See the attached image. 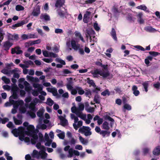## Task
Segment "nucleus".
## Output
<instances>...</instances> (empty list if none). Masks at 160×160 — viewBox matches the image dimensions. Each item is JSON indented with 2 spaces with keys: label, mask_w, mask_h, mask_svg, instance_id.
Instances as JSON below:
<instances>
[{
  "label": "nucleus",
  "mask_w": 160,
  "mask_h": 160,
  "mask_svg": "<svg viewBox=\"0 0 160 160\" xmlns=\"http://www.w3.org/2000/svg\"><path fill=\"white\" fill-rule=\"evenodd\" d=\"M91 73L94 77H97V75L99 74L102 76L103 79H105L110 75V73L109 71L105 72L98 69H96Z\"/></svg>",
  "instance_id": "1"
},
{
  "label": "nucleus",
  "mask_w": 160,
  "mask_h": 160,
  "mask_svg": "<svg viewBox=\"0 0 160 160\" xmlns=\"http://www.w3.org/2000/svg\"><path fill=\"white\" fill-rule=\"evenodd\" d=\"M95 130L97 132L99 133L103 138L109 136L111 133L109 131L101 130L100 128L98 126L96 127Z\"/></svg>",
  "instance_id": "2"
},
{
  "label": "nucleus",
  "mask_w": 160,
  "mask_h": 160,
  "mask_svg": "<svg viewBox=\"0 0 160 160\" xmlns=\"http://www.w3.org/2000/svg\"><path fill=\"white\" fill-rule=\"evenodd\" d=\"M40 8L39 5H37L33 8L32 15L34 17H38L40 13Z\"/></svg>",
  "instance_id": "3"
},
{
  "label": "nucleus",
  "mask_w": 160,
  "mask_h": 160,
  "mask_svg": "<svg viewBox=\"0 0 160 160\" xmlns=\"http://www.w3.org/2000/svg\"><path fill=\"white\" fill-rule=\"evenodd\" d=\"M28 22V20L26 19L17 23L16 24L13 25L11 28L13 29H15L27 23Z\"/></svg>",
  "instance_id": "4"
},
{
  "label": "nucleus",
  "mask_w": 160,
  "mask_h": 160,
  "mask_svg": "<svg viewBox=\"0 0 160 160\" xmlns=\"http://www.w3.org/2000/svg\"><path fill=\"white\" fill-rule=\"evenodd\" d=\"M71 43L72 48L75 50L77 51L81 48L80 47L79 44H77L76 41L72 39L71 41Z\"/></svg>",
  "instance_id": "5"
},
{
  "label": "nucleus",
  "mask_w": 160,
  "mask_h": 160,
  "mask_svg": "<svg viewBox=\"0 0 160 160\" xmlns=\"http://www.w3.org/2000/svg\"><path fill=\"white\" fill-rule=\"evenodd\" d=\"M27 131H25V133L27 135L31 134L34 132L35 128L33 125H30L27 128Z\"/></svg>",
  "instance_id": "6"
},
{
  "label": "nucleus",
  "mask_w": 160,
  "mask_h": 160,
  "mask_svg": "<svg viewBox=\"0 0 160 160\" xmlns=\"http://www.w3.org/2000/svg\"><path fill=\"white\" fill-rule=\"evenodd\" d=\"M24 62L25 65L22 64H20L19 65V66L22 68H28L29 65H33L34 64L33 62L31 60L26 61Z\"/></svg>",
  "instance_id": "7"
},
{
  "label": "nucleus",
  "mask_w": 160,
  "mask_h": 160,
  "mask_svg": "<svg viewBox=\"0 0 160 160\" xmlns=\"http://www.w3.org/2000/svg\"><path fill=\"white\" fill-rule=\"evenodd\" d=\"M8 40H10L18 41L19 39V36L18 34H14L12 35L11 34L9 33L8 35Z\"/></svg>",
  "instance_id": "8"
},
{
  "label": "nucleus",
  "mask_w": 160,
  "mask_h": 160,
  "mask_svg": "<svg viewBox=\"0 0 160 160\" xmlns=\"http://www.w3.org/2000/svg\"><path fill=\"white\" fill-rule=\"evenodd\" d=\"M65 2V0H57L55 7L56 8H60L64 5Z\"/></svg>",
  "instance_id": "9"
},
{
  "label": "nucleus",
  "mask_w": 160,
  "mask_h": 160,
  "mask_svg": "<svg viewBox=\"0 0 160 160\" xmlns=\"http://www.w3.org/2000/svg\"><path fill=\"white\" fill-rule=\"evenodd\" d=\"M91 12L89 11H86L84 14L83 18V21L84 23H87L88 22V20L90 18V16Z\"/></svg>",
  "instance_id": "10"
},
{
  "label": "nucleus",
  "mask_w": 160,
  "mask_h": 160,
  "mask_svg": "<svg viewBox=\"0 0 160 160\" xmlns=\"http://www.w3.org/2000/svg\"><path fill=\"white\" fill-rule=\"evenodd\" d=\"M12 44V43L8 41L4 42L3 46V47L4 48V50L6 51H8Z\"/></svg>",
  "instance_id": "11"
},
{
  "label": "nucleus",
  "mask_w": 160,
  "mask_h": 160,
  "mask_svg": "<svg viewBox=\"0 0 160 160\" xmlns=\"http://www.w3.org/2000/svg\"><path fill=\"white\" fill-rule=\"evenodd\" d=\"M138 89V87L136 85L133 86L132 88L133 93L135 96H137L140 94V92Z\"/></svg>",
  "instance_id": "12"
},
{
  "label": "nucleus",
  "mask_w": 160,
  "mask_h": 160,
  "mask_svg": "<svg viewBox=\"0 0 160 160\" xmlns=\"http://www.w3.org/2000/svg\"><path fill=\"white\" fill-rule=\"evenodd\" d=\"M40 155V152H38L37 150H34L33 151L32 156L33 158H36L37 159H39Z\"/></svg>",
  "instance_id": "13"
},
{
  "label": "nucleus",
  "mask_w": 160,
  "mask_h": 160,
  "mask_svg": "<svg viewBox=\"0 0 160 160\" xmlns=\"http://www.w3.org/2000/svg\"><path fill=\"white\" fill-rule=\"evenodd\" d=\"M110 34L113 39L116 41H117L118 39L116 36V33L115 29L112 28L110 32Z\"/></svg>",
  "instance_id": "14"
},
{
  "label": "nucleus",
  "mask_w": 160,
  "mask_h": 160,
  "mask_svg": "<svg viewBox=\"0 0 160 160\" xmlns=\"http://www.w3.org/2000/svg\"><path fill=\"white\" fill-rule=\"evenodd\" d=\"M152 153L153 155L158 156L160 155V146H158L153 150Z\"/></svg>",
  "instance_id": "15"
},
{
  "label": "nucleus",
  "mask_w": 160,
  "mask_h": 160,
  "mask_svg": "<svg viewBox=\"0 0 160 160\" xmlns=\"http://www.w3.org/2000/svg\"><path fill=\"white\" fill-rule=\"evenodd\" d=\"M57 11L58 14L60 18H64L65 17L66 18V12H64V11L62 10L61 9H58L57 10Z\"/></svg>",
  "instance_id": "16"
},
{
  "label": "nucleus",
  "mask_w": 160,
  "mask_h": 160,
  "mask_svg": "<svg viewBox=\"0 0 160 160\" xmlns=\"http://www.w3.org/2000/svg\"><path fill=\"white\" fill-rule=\"evenodd\" d=\"M102 128L105 130V131H109L110 129V127L107 121H105L102 123Z\"/></svg>",
  "instance_id": "17"
},
{
  "label": "nucleus",
  "mask_w": 160,
  "mask_h": 160,
  "mask_svg": "<svg viewBox=\"0 0 160 160\" xmlns=\"http://www.w3.org/2000/svg\"><path fill=\"white\" fill-rule=\"evenodd\" d=\"M144 30L145 31L150 32H154L156 31V30L155 28L149 26L145 27L144 28Z\"/></svg>",
  "instance_id": "18"
},
{
  "label": "nucleus",
  "mask_w": 160,
  "mask_h": 160,
  "mask_svg": "<svg viewBox=\"0 0 160 160\" xmlns=\"http://www.w3.org/2000/svg\"><path fill=\"white\" fill-rule=\"evenodd\" d=\"M153 58L152 57L150 56H148L145 59L144 62L146 64L147 66H150L149 65L150 61H151L152 60Z\"/></svg>",
  "instance_id": "19"
},
{
  "label": "nucleus",
  "mask_w": 160,
  "mask_h": 160,
  "mask_svg": "<svg viewBox=\"0 0 160 160\" xmlns=\"http://www.w3.org/2000/svg\"><path fill=\"white\" fill-rule=\"evenodd\" d=\"M89 128H90L89 127L83 126L79 129L78 131L81 133L83 134L85 132L88 130H89Z\"/></svg>",
  "instance_id": "20"
},
{
  "label": "nucleus",
  "mask_w": 160,
  "mask_h": 160,
  "mask_svg": "<svg viewBox=\"0 0 160 160\" xmlns=\"http://www.w3.org/2000/svg\"><path fill=\"white\" fill-rule=\"evenodd\" d=\"M40 18L41 19H44L45 21H48L50 20V17L47 13L44 14H42L40 16Z\"/></svg>",
  "instance_id": "21"
},
{
  "label": "nucleus",
  "mask_w": 160,
  "mask_h": 160,
  "mask_svg": "<svg viewBox=\"0 0 160 160\" xmlns=\"http://www.w3.org/2000/svg\"><path fill=\"white\" fill-rule=\"evenodd\" d=\"M35 106V103H33V102H32L28 106V107L32 111L35 112L36 111V110Z\"/></svg>",
  "instance_id": "22"
},
{
  "label": "nucleus",
  "mask_w": 160,
  "mask_h": 160,
  "mask_svg": "<svg viewBox=\"0 0 160 160\" xmlns=\"http://www.w3.org/2000/svg\"><path fill=\"white\" fill-rule=\"evenodd\" d=\"M75 35L76 37H78L83 42H85V40L84 39V38L82 36L80 32H78L77 31H76L75 33Z\"/></svg>",
  "instance_id": "23"
},
{
  "label": "nucleus",
  "mask_w": 160,
  "mask_h": 160,
  "mask_svg": "<svg viewBox=\"0 0 160 160\" xmlns=\"http://www.w3.org/2000/svg\"><path fill=\"white\" fill-rule=\"evenodd\" d=\"M87 83L94 88L96 87L95 83L93 80L90 79L89 78H87Z\"/></svg>",
  "instance_id": "24"
},
{
  "label": "nucleus",
  "mask_w": 160,
  "mask_h": 160,
  "mask_svg": "<svg viewBox=\"0 0 160 160\" xmlns=\"http://www.w3.org/2000/svg\"><path fill=\"white\" fill-rule=\"evenodd\" d=\"M5 35V33L3 29L0 28V42H2L3 39Z\"/></svg>",
  "instance_id": "25"
},
{
  "label": "nucleus",
  "mask_w": 160,
  "mask_h": 160,
  "mask_svg": "<svg viewBox=\"0 0 160 160\" xmlns=\"http://www.w3.org/2000/svg\"><path fill=\"white\" fill-rule=\"evenodd\" d=\"M75 88L78 91V93L79 94L82 95L84 93V91L83 90H82L81 87L77 86Z\"/></svg>",
  "instance_id": "26"
},
{
  "label": "nucleus",
  "mask_w": 160,
  "mask_h": 160,
  "mask_svg": "<svg viewBox=\"0 0 160 160\" xmlns=\"http://www.w3.org/2000/svg\"><path fill=\"white\" fill-rule=\"evenodd\" d=\"M79 139L80 142L83 144H86L88 142V141L87 140H85L81 136H79Z\"/></svg>",
  "instance_id": "27"
},
{
  "label": "nucleus",
  "mask_w": 160,
  "mask_h": 160,
  "mask_svg": "<svg viewBox=\"0 0 160 160\" xmlns=\"http://www.w3.org/2000/svg\"><path fill=\"white\" fill-rule=\"evenodd\" d=\"M86 31L87 34H88V35L89 36L90 38L91 39V35L94 34L95 32L92 29L89 30L87 29Z\"/></svg>",
  "instance_id": "28"
},
{
  "label": "nucleus",
  "mask_w": 160,
  "mask_h": 160,
  "mask_svg": "<svg viewBox=\"0 0 160 160\" xmlns=\"http://www.w3.org/2000/svg\"><path fill=\"white\" fill-rule=\"evenodd\" d=\"M13 119L15 124L16 125H20L22 123V121L21 120H18L14 116L13 117Z\"/></svg>",
  "instance_id": "29"
},
{
  "label": "nucleus",
  "mask_w": 160,
  "mask_h": 160,
  "mask_svg": "<svg viewBox=\"0 0 160 160\" xmlns=\"http://www.w3.org/2000/svg\"><path fill=\"white\" fill-rule=\"evenodd\" d=\"M99 97L98 94H96L93 100L94 102L97 104H99L100 101L99 100Z\"/></svg>",
  "instance_id": "30"
},
{
  "label": "nucleus",
  "mask_w": 160,
  "mask_h": 160,
  "mask_svg": "<svg viewBox=\"0 0 160 160\" xmlns=\"http://www.w3.org/2000/svg\"><path fill=\"white\" fill-rule=\"evenodd\" d=\"M44 111V110L42 109H40L37 112V116L40 118H42V117L43 115Z\"/></svg>",
  "instance_id": "31"
},
{
  "label": "nucleus",
  "mask_w": 160,
  "mask_h": 160,
  "mask_svg": "<svg viewBox=\"0 0 160 160\" xmlns=\"http://www.w3.org/2000/svg\"><path fill=\"white\" fill-rule=\"evenodd\" d=\"M2 79L6 84H9L10 82V79L7 78L5 76H3L2 78Z\"/></svg>",
  "instance_id": "32"
},
{
  "label": "nucleus",
  "mask_w": 160,
  "mask_h": 160,
  "mask_svg": "<svg viewBox=\"0 0 160 160\" xmlns=\"http://www.w3.org/2000/svg\"><path fill=\"white\" fill-rule=\"evenodd\" d=\"M54 103L53 101L50 98H48L47 99V104L50 106H52Z\"/></svg>",
  "instance_id": "33"
},
{
  "label": "nucleus",
  "mask_w": 160,
  "mask_h": 160,
  "mask_svg": "<svg viewBox=\"0 0 160 160\" xmlns=\"http://www.w3.org/2000/svg\"><path fill=\"white\" fill-rule=\"evenodd\" d=\"M47 154L44 151H42L41 152H40V155L41 158L42 159H45L46 157H47Z\"/></svg>",
  "instance_id": "34"
},
{
  "label": "nucleus",
  "mask_w": 160,
  "mask_h": 160,
  "mask_svg": "<svg viewBox=\"0 0 160 160\" xmlns=\"http://www.w3.org/2000/svg\"><path fill=\"white\" fill-rule=\"evenodd\" d=\"M101 94L103 96H105L107 95L109 96L110 95V93L108 89H106L104 91L102 92L101 93Z\"/></svg>",
  "instance_id": "35"
},
{
  "label": "nucleus",
  "mask_w": 160,
  "mask_h": 160,
  "mask_svg": "<svg viewBox=\"0 0 160 160\" xmlns=\"http://www.w3.org/2000/svg\"><path fill=\"white\" fill-rule=\"evenodd\" d=\"M12 132L16 137H18L19 135V133L18 129L16 128L13 129L12 131Z\"/></svg>",
  "instance_id": "36"
},
{
  "label": "nucleus",
  "mask_w": 160,
  "mask_h": 160,
  "mask_svg": "<svg viewBox=\"0 0 160 160\" xmlns=\"http://www.w3.org/2000/svg\"><path fill=\"white\" fill-rule=\"evenodd\" d=\"M142 85L145 89L146 92L148 91V82H145L142 83Z\"/></svg>",
  "instance_id": "37"
},
{
  "label": "nucleus",
  "mask_w": 160,
  "mask_h": 160,
  "mask_svg": "<svg viewBox=\"0 0 160 160\" xmlns=\"http://www.w3.org/2000/svg\"><path fill=\"white\" fill-rule=\"evenodd\" d=\"M15 9L16 11H20L23 10L24 8L22 5H18L16 6Z\"/></svg>",
  "instance_id": "38"
},
{
  "label": "nucleus",
  "mask_w": 160,
  "mask_h": 160,
  "mask_svg": "<svg viewBox=\"0 0 160 160\" xmlns=\"http://www.w3.org/2000/svg\"><path fill=\"white\" fill-rule=\"evenodd\" d=\"M104 118L106 120H108L111 122H114V120L113 119L111 118L108 115H106L104 117Z\"/></svg>",
  "instance_id": "39"
},
{
  "label": "nucleus",
  "mask_w": 160,
  "mask_h": 160,
  "mask_svg": "<svg viewBox=\"0 0 160 160\" xmlns=\"http://www.w3.org/2000/svg\"><path fill=\"white\" fill-rule=\"evenodd\" d=\"M138 9L146 11L147 9V7L144 5H142L138 6L137 8Z\"/></svg>",
  "instance_id": "40"
},
{
  "label": "nucleus",
  "mask_w": 160,
  "mask_h": 160,
  "mask_svg": "<svg viewBox=\"0 0 160 160\" xmlns=\"http://www.w3.org/2000/svg\"><path fill=\"white\" fill-rule=\"evenodd\" d=\"M149 53L150 55L153 57H156L158 55L160 54V53L154 51H150L149 52Z\"/></svg>",
  "instance_id": "41"
},
{
  "label": "nucleus",
  "mask_w": 160,
  "mask_h": 160,
  "mask_svg": "<svg viewBox=\"0 0 160 160\" xmlns=\"http://www.w3.org/2000/svg\"><path fill=\"white\" fill-rule=\"evenodd\" d=\"M124 109L128 110H130L132 108L131 106L128 104H125L123 106Z\"/></svg>",
  "instance_id": "42"
},
{
  "label": "nucleus",
  "mask_w": 160,
  "mask_h": 160,
  "mask_svg": "<svg viewBox=\"0 0 160 160\" xmlns=\"http://www.w3.org/2000/svg\"><path fill=\"white\" fill-rule=\"evenodd\" d=\"M57 136L59 138L63 139L65 138V133L64 132H62L58 134Z\"/></svg>",
  "instance_id": "43"
},
{
  "label": "nucleus",
  "mask_w": 160,
  "mask_h": 160,
  "mask_svg": "<svg viewBox=\"0 0 160 160\" xmlns=\"http://www.w3.org/2000/svg\"><path fill=\"white\" fill-rule=\"evenodd\" d=\"M16 54H19L22 53V51L20 50V48L19 46L16 47Z\"/></svg>",
  "instance_id": "44"
},
{
  "label": "nucleus",
  "mask_w": 160,
  "mask_h": 160,
  "mask_svg": "<svg viewBox=\"0 0 160 160\" xmlns=\"http://www.w3.org/2000/svg\"><path fill=\"white\" fill-rule=\"evenodd\" d=\"M91 129L90 128L89 130H88L86 131L83 134L86 136H90L92 134V132L90 131Z\"/></svg>",
  "instance_id": "45"
},
{
  "label": "nucleus",
  "mask_w": 160,
  "mask_h": 160,
  "mask_svg": "<svg viewBox=\"0 0 160 160\" xmlns=\"http://www.w3.org/2000/svg\"><path fill=\"white\" fill-rule=\"evenodd\" d=\"M56 60L58 62L60 63L61 64H62V65H65L66 64V63L62 59L57 58L56 59Z\"/></svg>",
  "instance_id": "46"
},
{
  "label": "nucleus",
  "mask_w": 160,
  "mask_h": 160,
  "mask_svg": "<svg viewBox=\"0 0 160 160\" xmlns=\"http://www.w3.org/2000/svg\"><path fill=\"white\" fill-rule=\"evenodd\" d=\"M47 142L45 143V145L46 146L49 147L52 142V140L51 139H49L46 140Z\"/></svg>",
  "instance_id": "47"
},
{
  "label": "nucleus",
  "mask_w": 160,
  "mask_h": 160,
  "mask_svg": "<svg viewBox=\"0 0 160 160\" xmlns=\"http://www.w3.org/2000/svg\"><path fill=\"white\" fill-rule=\"evenodd\" d=\"M135 48L138 49V50L144 51L145 50V49L142 46L139 45H136L134 46Z\"/></svg>",
  "instance_id": "48"
},
{
  "label": "nucleus",
  "mask_w": 160,
  "mask_h": 160,
  "mask_svg": "<svg viewBox=\"0 0 160 160\" xmlns=\"http://www.w3.org/2000/svg\"><path fill=\"white\" fill-rule=\"evenodd\" d=\"M93 27L96 31H99L100 29V28L98 25V23L97 22H95L94 23Z\"/></svg>",
  "instance_id": "49"
},
{
  "label": "nucleus",
  "mask_w": 160,
  "mask_h": 160,
  "mask_svg": "<svg viewBox=\"0 0 160 160\" xmlns=\"http://www.w3.org/2000/svg\"><path fill=\"white\" fill-rule=\"evenodd\" d=\"M13 63L12 62H11L10 63H7L6 64V68L7 69H9L11 68V67L12 66H13Z\"/></svg>",
  "instance_id": "50"
},
{
  "label": "nucleus",
  "mask_w": 160,
  "mask_h": 160,
  "mask_svg": "<svg viewBox=\"0 0 160 160\" xmlns=\"http://www.w3.org/2000/svg\"><path fill=\"white\" fill-rule=\"evenodd\" d=\"M12 96H11L10 98ZM12 98L14 99H17L18 98V96L17 92H13V94L12 96Z\"/></svg>",
  "instance_id": "51"
},
{
  "label": "nucleus",
  "mask_w": 160,
  "mask_h": 160,
  "mask_svg": "<svg viewBox=\"0 0 160 160\" xmlns=\"http://www.w3.org/2000/svg\"><path fill=\"white\" fill-rule=\"evenodd\" d=\"M1 72L4 74L7 75L9 74V70L6 68H4L2 69L1 71Z\"/></svg>",
  "instance_id": "52"
},
{
  "label": "nucleus",
  "mask_w": 160,
  "mask_h": 160,
  "mask_svg": "<svg viewBox=\"0 0 160 160\" xmlns=\"http://www.w3.org/2000/svg\"><path fill=\"white\" fill-rule=\"evenodd\" d=\"M49 57H53L54 58H56L58 56L57 54L52 52H50L49 53Z\"/></svg>",
  "instance_id": "53"
},
{
  "label": "nucleus",
  "mask_w": 160,
  "mask_h": 160,
  "mask_svg": "<svg viewBox=\"0 0 160 160\" xmlns=\"http://www.w3.org/2000/svg\"><path fill=\"white\" fill-rule=\"evenodd\" d=\"M112 11L114 14H116L117 13L120 12L118 8L115 7V6L113 7Z\"/></svg>",
  "instance_id": "54"
},
{
  "label": "nucleus",
  "mask_w": 160,
  "mask_h": 160,
  "mask_svg": "<svg viewBox=\"0 0 160 160\" xmlns=\"http://www.w3.org/2000/svg\"><path fill=\"white\" fill-rule=\"evenodd\" d=\"M67 80L68 81V83L67 84L72 85V78H67Z\"/></svg>",
  "instance_id": "55"
},
{
  "label": "nucleus",
  "mask_w": 160,
  "mask_h": 160,
  "mask_svg": "<svg viewBox=\"0 0 160 160\" xmlns=\"http://www.w3.org/2000/svg\"><path fill=\"white\" fill-rule=\"evenodd\" d=\"M55 32L56 33H62L63 32V31L61 29L56 28L55 29Z\"/></svg>",
  "instance_id": "56"
},
{
  "label": "nucleus",
  "mask_w": 160,
  "mask_h": 160,
  "mask_svg": "<svg viewBox=\"0 0 160 160\" xmlns=\"http://www.w3.org/2000/svg\"><path fill=\"white\" fill-rule=\"evenodd\" d=\"M86 110L88 112L92 113L94 111V108L93 107H89Z\"/></svg>",
  "instance_id": "57"
},
{
  "label": "nucleus",
  "mask_w": 160,
  "mask_h": 160,
  "mask_svg": "<svg viewBox=\"0 0 160 160\" xmlns=\"http://www.w3.org/2000/svg\"><path fill=\"white\" fill-rule=\"evenodd\" d=\"M18 88L17 86V85H15L14 86H13L12 88V91L13 92H17L18 90Z\"/></svg>",
  "instance_id": "58"
},
{
  "label": "nucleus",
  "mask_w": 160,
  "mask_h": 160,
  "mask_svg": "<svg viewBox=\"0 0 160 160\" xmlns=\"http://www.w3.org/2000/svg\"><path fill=\"white\" fill-rule=\"evenodd\" d=\"M68 121L65 119L61 121V125L63 126H65L67 123Z\"/></svg>",
  "instance_id": "59"
},
{
  "label": "nucleus",
  "mask_w": 160,
  "mask_h": 160,
  "mask_svg": "<svg viewBox=\"0 0 160 160\" xmlns=\"http://www.w3.org/2000/svg\"><path fill=\"white\" fill-rule=\"evenodd\" d=\"M68 153L70 156L69 157H72L74 153V150H73V149L72 148L69 149L68 151Z\"/></svg>",
  "instance_id": "60"
},
{
  "label": "nucleus",
  "mask_w": 160,
  "mask_h": 160,
  "mask_svg": "<svg viewBox=\"0 0 160 160\" xmlns=\"http://www.w3.org/2000/svg\"><path fill=\"white\" fill-rule=\"evenodd\" d=\"M9 121V119L7 118H4L2 119L1 123L2 124H5Z\"/></svg>",
  "instance_id": "61"
},
{
  "label": "nucleus",
  "mask_w": 160,
  "mask_h": 160,
  "mask_svg": "<svg viewBox=\"0 0 160 160\" xmlns=\"http://www.w3.org/2000/svg\"><path fill=\"white\" fill-rule=\"evenodd\" d=\"M39 137V141L40 142H42L44 141V138L43 135L41 133L38 134Z\"/></svg>",
  "instance_id": "62"
},
{
  "label": "nucleus",
  "mask_w": 160,
  "mask_h": 160,
  "mask_svg": "<svg viewBox=\"0 0 160 160\" xmlns=\"http://www.w3.org/2000/svg\"><path fill=\"white\" fill-rule=\"evenodd\" d=\"M32 100V98L30 96L26 98L25 99V101L26 103H29Z\"/></svg>",
  "instance_id": "63"
},
{
  "label": "nucleus",
  "mask_w": 160,
  "mask_h": 160,
  "mask_svg": "<svg viewBox=\"0 0 160 160\" xmlns=\"http://www.w3.org/2000/svg\"><path fill=\"white\" fill-rule=\"evenodd\" d=\"M154 87L158 89H159L160 88V83L158 82L155 84H153Z\"/></svg>",
  "instance_id": "64"
}]
</instances>
